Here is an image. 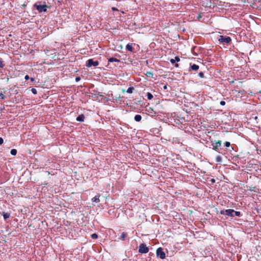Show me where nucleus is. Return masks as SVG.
Segmentation results:
<instances>
[{
    "instance_id": "1",
    "label": "nucleus",
    "mask_w": 261,
    "mask_h": 261,
    "mask_svg": "<svg viewBox=\"0 0 261 261\" xmlns=\"http://www.w3.org/2000/svg\"><path fill=\"white\" fill-rule=\"evenodd\" d=\"M234 210L232 209H227L220 211V213L221 215H223L228 217H233L234 216Z\"/></svg>"
},
{
    "instance_id": "2",
    "label": "nucleus",
    "mask_w": 261,
    "mask_h": 261,
    "mask_svg": "<svg viewBox=\"0 0 261 261\" xmlns=\"http://www.w3.org/2000/svg\"><path fill=\"white\" fill-rule=\"evenodd\" d=\"M218 41L220 43L229 44L231 42V39L230 37L228 36H224L222 35H220L218 39Z\"/></svg>"
},
{
    "instance_id": "3",
    "label": "nucleus",
    "mask_w": 261,
    "mask_h": 261,
    "mask_svg": "<svg viewBox=\"0 0 261 261\" xmlns=\"http://www.w3.org/2000/svg\"><path fill=\"white\" fill-rule=\"evenodd\" d=\"M149 251L148 248L145 244H141L139 247V252L141 253H146Z\"/></svg>"
},
{
    "instance_id": "4",
    "label": "nucleus",
    "mask_w": 261,
    "mask_h": 261,
    "mask_svg": "<svg viewBox=\"0 0 261 261\" xmlns=\"http://www.w3.org/2000/svg\"><path fill=\"white\" fill-rule=\"evenodd\" d=\"M34 6L36 7V9L39 12H46L47 10V6L46 5H38L37 4H35L34 5Z\"/></svg>"
},
{
    "instance_id": "5",
    "label": "nucleus",
    "mask_w": 261,
    "mask_h": 261,
    "mask_svg": "<svg viewBox=\"0 0 261 261\" xmlns=\"http://www.w3.org/2000/svg\"><path fill=\"white\" fill-rule=\"evenodd\" d=\"M99 62L97 61H94L93 59H90L87 61L86 66L90 67L91 66H97Z\"/></svg>"
},
{
    "instance_id": "6",
    "label": "nucleus",
    "mask_w": 261,
    "mask_h": 261,
    "mask_svg": "<svg viewBox=\"0 0 261 261\" xmlns=\"http://www.w3.org/2000/svg\"><path fill=\"white\" fill-rule=\"evenodd\" d=\"M156 255L161 259H164L166 257L165 252L161 248H159L156 250Z\"/></svg>"
},
{
    "instance_id": "7",
    "label": "nucleus",
    "mask_w": 261,
    "mask_h": 261,
    "mask_svg": "<svg viewBox=\"0 0 261 261\" xmlns=\"http://www.w3.org/2000/svg\"><path fill=\"white\" fill-rule=\"evenodd\" d=\"M221 145V142L220 141L216 142L213 143V149L217 150L219 147Z\"/></svg>"
},
{
    "instance_id": "8",
    "label": "nucleus",
    "mask_w": 261,
    "mask_h": 261,
    "mask_svg": "<svg viewBox=\"0 0 261 261\" xmlns=\"http://www.w3.org/2000/svg\"><path fill=\"white\" fill-rule=\"evenodd\" d=\"M99 197H100V196L99 195H96L95 197H94L92 199V202H96V203H98L100 201Z\"/></svg>"
},
{
    "instance_id": "9",
    "label": "nucleus",
    "mask_w": 261,
    "mask_h": 261,
    "mask_svg": "<svg viewBox=\"0 0 261 261\" xmlns=\"http://www.w3.org/2000/svg\"><path fill=\"white\" fill-rule=\"evenodd\" d=\"M84 119H85L84 115L83 114H81V115H79L78 117H77L76 120L77 121L83 122V121H84Z\"/></svg>"
},
{
    "instance_id": "10",
    "label": "nucleus",
    "mask_w": 261,
    "mask_h": 261,
    "mask_svg": "<svg viewBox=\"0 0 261 261\" xmlns=\"http://www.w3.org/2000/svg\"><path fill=\"white\" fill-rule=\"evenodd\" d=\"M179 58L178 57H175V59H171L170 60V62L172 64H174L175 62H179Z\"/></svg>"
},
{
    "instance_id": "11",
    "label": "nucleus",
    "mask_w": 261,
    "mask_h": 261,
    "mask_svg": "<svg viewBox=\"0 0 261 261\" xmlns=\"http://www.w3.org/2000/svg\"><path fill=\"white\" fill-rule=\"evenodd\" d=\"M135 120L137 122H139L141 121V119H142V117L140 115H136L135 116Z\"/></svg>"
},
{
    "instance_id": "12",
    "label": "nucleus",
    "mask_w": 261,
    "mask_h": 261,
    "mask_svg": "<svg viewBox=\"0 0 261 261\" xmlns=\"http://www.w3.org/2000/svg\"><path fill=\"white\" fill-rule=\"evenodd\" d=\"M108 61L110 62H119L120 61L115 58H110L109 59Z\"/></svg>"
},
{
    "instance_id": "13",
    "label": "nucleus",
    "mask_w": 261,
    "mask_h": 261,
    "mask_svg": "<svg viewBox=\"0 0 261 261\" xmlns=\"http://www.w3.org/2000/svg\"><path fill=\"white\" fill-rule=\"evenodd\" d=\"M126 48L130 51H133V46L132 44H127L126 46Z\"/></svg>"
},
{
    "instance_id": "14",
    "label": "nucleus",
    "mask_w": 261,
    "mask_h": 261,
    "mask_svg": "<svg viewBox=\"0 0 261 261\" xmlns=\"http://www.w3.org/2000/svg\"><path fill=\"white\" fill-rule=\"evenodd\" d=\"M191 69L193 70L196 71L199 69V66L196 64H193L191 66Z\"/></svg>"
},
{
    "instance_id": "15",
    "label": "nucleus",
    "mask_w": 261,
    "mask_h": 261,
    "mask_svg": "<svg viewBox=\"0 0 261 261\" xmlns=\"http://www.w3.org/2000/svg\"><path fill=\"white\" fill-rule=\"evenodd\" d=\"M126 237V234L125 232H122L120 236V239L124 240Z\"/></svg>"
},
{
    "instance_id": "16",
    "label": "nucleus",
    "mask_w": 261,
    "mask_h": 261,
    "mask_svg": "<svg viewBox=\"0 0 261 261\" xmlns=\"http://www.w3.org/2000/svg\"><path fill=\"white\" fill-rule=\"evenodd\" d=\"M10 153L13 155H15L17 153V150L15 149H11Z\"/></svg>"
},
{
    "instance_id": "17",
    "label": "nucleus",
    "mask_w": 261,
    "mask_h": 261,
    "mask_svg": "<svg viewBox=\"0 0 261 261\" xmlns=\"http://www.w3.org/2000/svg\"><path fill=\"white\" fill-rule=\"evenodd\" d=\"M10 214L9 213H4L3 214V217L4 219H7L10 217Z\"/></svg>"
},
{
    "instance_id": "18",
    "label": "nucleus",
    "mask_w": 261,
    "mask_h": 261,
    "mask_svg": "<svg viewBox=\"0 0 261 261\" xmlns=\"http://www.w3.org/2000/svg\"><path fill=\"white\" fill-rule=\"evenodd\" d=\"M147 97L148 99H151L153 98V95L149 92L147 93Z\"/></svg>"
},
{
    "instance_id": "19",
    "label": "nucleus",
    "mask_w": 261,
    "mask_h": 261,
    "mask_svg": "<svg viewBox=\"0 0 261 261\" xmlns=\"http://www.w3.org/2000/svg\"><path fill=\"white\" fill-rule=\"evenodd\" d=\"M234 216H237V217H240L241 216V213L240 212L235 211H234Z\"/></svg>"
},
{
    "instance_id": "20",
    "label": "nucleus",
    "mask_w": 261,
    "mask_h": 261,
    "mask_svg": "<svg viewBox=\"0 0 261 261\" xmlns=\"http://www.w3.org/2000/svg\"><path fill=\"white\" fill-rule=\"evenodd\" d=\"M134 90V88L133 87H129L127 90V92L128 93H132L133 92V91Z\"/></svg>"
},
{
    "instance_id": "21",
    "label": "nucleus",
    "mask_w": 261,
    "mask_h": 261,
    "mask_svg": "<svg viewBox=\"0 0 261 261\" xmlns=\"http://www.w3.org/2000/svg\"><path fill=\"white\" fill-rule=\"evenodd\" d=\"M216 160L218 162H221L222 161V158L220 156H217Z\"/></svg>"
},
{
    "instance_id": "22",
    "label": "nucleus",
    "mask_w": 261,
    "mask_h": 261,
    "mask_svg": "<svg viewBox=\"0 0 261 261\" xmlns=\"http://www.w3.org/2000/svg\"><path fill=\"white\" fill-rule=\"evenodd\" d=\"M31 91L34 94H36L37 93V90L35 88H32L31 89Z\"/></svg>"
},
{
    "instance_id": "23",
    "label": "nucleus",
    "mask_w": 261,
    "mask_h": 261,
    "mask_svg": "<svg viewBox=\"0 0 261 261\" xmlns=\"http://www.w3.org/2000/svg\"><path fill=\"white\" fill-rule=\"evenodd\" d=\"M98 237V236L97 234L96 233H93L92 235H91V238L92 239H97Z\"/></svg>"
},
{
    "instance_id": "24",
    "label": "nucleus",
    "mask_w": 261,
    "mask_h": 261,
    "mask_svg": "<svg viewBox=\"0 0 261 261\" xmlns=\"http://www.w3.org/2000/svg\"><path fill=\"white\" fill-rule=\"evenodd\" d=\"M224 145L226 147H228L230 146V143L229 142H225Z\"/></svg>"
},
{
    "instance_id": "25",
    "label": "nucleus",
    "mask_w": 261,
    "mask_h": 261,
    "mask_svg": "<svg viewBox=\"0 0 261 261\" xmlns=\"http://www.w3.org/2000/svg\"><path fill=\"white\" fill-rule=\"evenodd\" d=\"M198 75L201 77V78H203L204 77V74L203 72H200L198 73Z\"/></svg>"
},
{
    "instance_id": "26",
    "label": "nucleus",
    "mask_w": 261,
    "mask_h": 261,
    "mask_svg": "<svg viewBox=\"0 0 261 261\" xmlns=\"http://www.w3.org/2000/svg\"><path fill=\"white\" fill-rule=\"evenodd\" d=\"M220 105L222 106H224L225 105V102L224 101H221L220 102Z\"/></svg>"
},
{
    "instance_id": "27",
    "label": "nucleus",
    "mask_w": 261,
    "mask_h": 261,
    "mask_svg": "<svg viewBox=\"0 0 261 261\" xmlns=\"http://www.w3.org/2000/svg\"><path fill=\"white\" fill-rule=\"evenodd\" d=\"M202 16L201 15V14H199L197 16V19L200 20V18H201Z\"/></svg>"
},
{
    "instance_id": "28",
    "label": "nucleus",
    "mask_w": 261,
    "mask_h": 261,
    "mask_svg": "<svg viewBox=\"0 0 261 261\" xmlns=\"http://www.w3.org/2000/svg\"><path fill=\"white\" fill-rule=\"evenodd\" d=\"M4 64H3L2 62L0 61V68H3Z\"/></svg>"
},
{
    "instance_id": "29",
    "label": "nucleus",
    "mask_w": 261,
    "mask_h": 261,
    "mask_svg": "<svg viewBox=\"0 0 261 261\" xmlns=\"http://www.w3.org/2000/svg\"><path fill=\"white\" fill-rule=\"evenodd\" d=\"M3 141H3V138H1V137H0V145H1V144H3Z\"/></svg>"
},
{
    "instance_id": "30",
    "label": "nucleus",
    "mask_w": 261,
    "mask_h": 261,
    "mask_svg": "<svg viewBox=\"0 0 261 261\" xmlns=\"http://www.w3.org/2000/svg\"><path fill=\"white\" fill-rule=\"evenodd\" d=\"M25 80H28L29 79V76L28 75H26L24 77Z\"/></svg>"
},
{
    "instance_id": "31",
    "label": "nucleus",
    "mask_w": 261,
    "mask_h": 261,
    "mask_svg": "<svg viewBox=\"0 0 261 261\" xmlns=\"http://www.w3.org/2000/svg\"><path fill=\"white\" fill-rule=\"evenodd\" d=\"M80 80V77H76L75 78V81H76V82H78V81H79Z\"/></svg>"
},
{
    "instance_id": "32",
    "label": "nucleus",
    "mask_w": 261,
    "mask_h": 261,
    "mask_svg": "<svg viewBox=\"0 0 261 261\" xmlns=\"http://www.w3.org/2000/svg\"><path fill=\"white\" fill-rule=\"evenodd\" d=\"M112 9L113 11H117L118 10L117 9H116V8H114V7H113L112 8Z\"/></svg>"
},
{
    "instance_id": "33",
    "label": "nucleus",
    "mask_w": 261,
    "mask_h": 261,
    "mask_svg": "<svg viewBox=\"0 0 261 261\" xmlns=\"http://www.w3.org/2000/svg\"><path fill=\"white\" fill-rule=\"evenodd\" d=\"M1 97H2V99L4 98V95L3 94H0Z\"/></svg>"
},
{
    "instance_id": "34",
    "label": "nucleus",
    "mask_w": 261,
    "mask_h": 261,
    "mask_svg": "<svg viewBox=\"0 0 261 261\" xmlns=\"http://www.w3.org/2000/svg\"><path fill=\"white\" fill-rule=\"evenodd\" d=\"M166 88H167V86H166V85H165V86H164V89H166Z\"/></svg>"
},
{
    "instance_id": "35",
    "label": "nucleus",
    "mask_w": 261,
    "mask_h": 261,
    "mask_svg": "<svg viewBox=\"0 0 261 261\" xmlns=\"http://www.w3.org/2000/svg\"><path fill=\"white\" fill-rule=\"evenodd\" d=\"M31 81H32V82H33V81H34V78H31Z\"/></svg>"
},
{
    "instance_id": "36",
    "label": "nucleus",
    "mask_w": 261,
    "mask_h": 261,
    "mask_svg": "<svg viewBox=\"0 0 261 261\" xmlns=\"http://www.w3.org/2000/svg\"><path fill=\"white\" fill-rule=\"evenodd\" d=\"M147 74H148V75L152 74L151 72H148V73H147Z\"/></svg>"
},
{
    "instance_id": "37",
    "label": "nucleus",
    "mask_w": 261,
    "mask_h": 261,
    "mask_svg": "<svg viewBox=\"0 0 261 261\" xmlns=\"http://www.w3.org/2000/svg\"><path fill=\"white\" fill-rule=\"evenodd\" d=\"M212 182H215V179H212Z\"/></svg>"
}]
</instances>
